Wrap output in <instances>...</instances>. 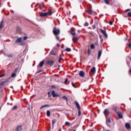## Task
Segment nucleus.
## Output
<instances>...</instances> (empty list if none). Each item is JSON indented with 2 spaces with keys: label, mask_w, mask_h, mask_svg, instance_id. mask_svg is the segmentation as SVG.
Segmentation results:
<instances>
[{
  "label": "nucleus",
  "mask_w": 131,
  "mask_h": 131,
  "mask_svg": "<svg viewBox=\"0 0 131 131\" xmlns=\"http://www.w3.org/2000/svg\"><path fill=\"white\" fill-rule=\"evenodd\" d=\"M52 95V96L53 97V98H56V97H59V94H58V93L55 92V91H52L51 92H49L48 93V94L49 95V96H50V95Z\"/></svg>",
  "instance_id": "1"
},
{
  "label": "nucleus",
  "mask_w": 131,
  "mask_h": 131,
  "mask_svg": "<svg viewBox=\"0 0 131 131\" xmlns=\"http://www.w3.org/2000/svg\"><path fill=\"white\" fill-rule=\"evenodd\" d=\"M53 32L54 35H58V34H60V30H59V29H57L56 27H54Z\"/></svg>",
  "instance_id": "2"
},
{
  "label": "nucleus",
  "mask_w": 131,
  "mask_h": 131,
  "mask_svg": "<svg viewBox=\"0 0 131 131\" xmlns=\"http://www.w3.org/2000/svg\"><path fill=\"white\" fill-rule=\"evenodd\" d=\"M21 40L22 38L21 37L18 38L16 40L15 42L16 43H19V42H20V45H21L22 46H23V45H25V42L23 41L21 42Z\"/></svg>",
  "instance_id": "3"
},
{
  "label": "nucleus",
  "mask_w": 131,
  "mask_h": 131,
  "mask_svg": "<svg viewBox=\"0 0 131 131\" xmlns=\"http://www.w3.org/2000/svg\"><path fill=\"white\" fill-rule=\"evenodd\" d=\"M72 40L73 42H77V41H78V37L74 36L72 37Z\"/></svg>",
  "instance_id": "4"
},
{
  "label": "nucleus",
  "mask_w": 131,
  "mask_h": 131,
  "mask_svg": "<svg viewBox=\"0 0 131 131\" xmlns=\"http://www.w3.org/2000/svg\"><path fill=\"white\" fill-rule=\"evenodd\" d=\"M79 75L80 76V77H84V75H85V73H84V72L83 71H81L79 72Z\"/></svg>",
  "instance_id": "5"
},
{
  "label": "nucleus",
  "mask_w": 131,
  "mask_h": 131,
  "mask_svg": "<svg viewBox=\"0 0 131 131\" xmlns=\"http://www.w3.org/2000/svg\"><path fill=\"white\" fill-rule=\"evenodd\" d=\"M46 13V16H52V15L53 14V12L52 11V10H51V9L48 10V11Z\"/></svg>",
  "instance_id": "6"
},
{
  "label": "nucleus",
  "mask_w": 131,
  "mask_h": 131,
  "mask_svg": "<svg viewBox=\"0 0 131 131\" xmlns=\"http://www.w3.org/2000/svg\"><path fill=\"white\" fill-rule=\"evenodd\" d=\"M99 30H100V31H101V32L102 33H103V34L104 35V36L105 37H107V36H108V35L107 34V33H106V31L102 30V29H100Z\"/></svg>",
  "instance_id": "7"
},
{
  "label": "nucleus",
  "mask_w": 131,
  "mask_h": 131,
  "mask_svg": "<svg viewBox=\"0 0 131 131\" xmlns=\"http://www.w3.org/2000/svg\"><path fill=\"white\" fill-rule=\"evenodd\" d=\"M102 55V51L99 50L98 52V55L97 56V60H99L100 58H101V56Z\"/></svg>",
  "instance_id": "8"
},
{
  "label": "nucleus",
  "mask_w": 131,
  "mask_h": 131,
  "mask_svg": "<svg viewBox=\"0 0 131 131\" xmlns=\"http://www.w3.org/2000/svg\"><path fill=\"white\" fill-rule=\"evenodd\" d=\"M116 114L119 118H122V114L121 113V112H117Z\"/></svg>",
  "instance_id": "9"
},
{
  "label": "nucleus",
  "mask_w": 131,
  "mask_h": 131,
  "mask_svg": "<svg viewBox=\"0 0 131 131\" xmlns=\"http://www.w3.org/2000/svg\"><path fill=\"white\" fill-rule=\"evenodd\" d=\"M45 64V61L42 60L39 63L38 67L41 68L42 66H43V64Z\"/></svg>",
  "instance_id": "10"
},
{
  "label": "nucleus",
  "mask_w": 131,
  "mask_h": 131,
  "mask_svg": "<svg viewBox=\"0 0 131 131\" xmlns=\"http://www.w3.org/2000/svg\"><path fill=\"white\" fill-rule=\"evenodd\" d=\"M74 104L78 108V110H79L80 109V106H79V104L78 103V102L77 101H75Z\"/></svg>",
  "instance_id": "11"
},
{
  "label": "nucleus",
  "mask_w": 131,
  "mask_h": 131,
  "mask_svg": "<svg viewBox=\"0 0 131 131\" xmlns=\"http://www.w3.org/2000/svg\"><path fill=\"white\" fill-rule=\"evenodd\" d=\"M47 64L49 65H51V66H52V65H54V61L53 60H49L47 61Z\"/></svg>",
  "instance_id": "12"
},
{
  "label": "nucleus",
  "mask_w": 131,
  "mask_h": 131,
  "mask_svg": "<svg viewBox=\"0 0 131 131\" xmlns=\"http://www.w3.org/2000/svg\"><path fill=\"white\" fill-rule=\"evenodd\" d=\"M125 126L127 129H129V128H130V124H129L128 123H126Z\"/></svg>",
  "instance_id": "13"
},
{
  "label": "nucleus",
  "mask_w": 131,
  "mask_h": 131,
  "mask_svg": "<svg viewBox=\"0 0 131 131\" xmlns=\"http://www.w3.org/2000/svg\"><path fill=\"white\" fill-rule=\"evenodd\" d=\"M90 72H91V73H96V68L93 67V68L91 69Z\"/></svg>",
  "instance_id": "14"
},
{
  "label": "nucleus",
  "mask_w": 131,
  "mask_h": 131,
  "mask_svg": "<svg viewBox=\"0 0 131 131\" xmlns=\"http://www.w3.org/2000/svg\"><path fill=\"white\" fill-rule=\"evenodd\" d=\"M40 17H46V16H47V14L46 12L43 13L42 12H40Z\"/></svg>",
  "instance_id": "15"
},
{
  "label": "nucleus",
  "mask_w": 131,
  "mask_h": 131,
  "mask_svg": "<svg viewBox=\"0 0 131 131\" xmlns=\"http://www.w3.org/2000/svg\"><path fill=\"white\" fill-rule=\"evenodd\" d=\"M46 107H50V105L49 104H46L42 105V106L40 107V109L41 110L42 109H43V108H46Z\"/></svg>",
  "instance_id": "16"
},
{
  "label": "nucleus",
  "mask_w": 131,
  "mask_h": 131,
  "mask_svg": "<svg viewBox=\"0 0 131 131\" xmlns=\"http://www.w3.org/2000/svg\"><path fill=\"white\" fill-rule=\"evenodd\" d=\"M16 129L17 131H21L22 130V127L21 126H17Z\"/></svg>",
  "instance_id": "17"
},
{
  "label": "nucleus",
  "mask_w": 131,
  "mask_h": 131,
  "mask_svg": "<svg viewBox=\"0 0 131 131\" xmlns=\"http://www.w3.org/2000/svg\"><path fill=\"white\" fill-rule=\"evenodd\" d=\"M108 113H109V111H108V110L107 109H105L103 112V114H104V115H107Z\"/></svg>",
  "instance_id": "18"
},
{
  "label": "nucleus",
  "mask_w": 131,
  "mask_h": 131,
  "mask_svg": "<svg viewBox=\"0 0 131 131\" xmlns=\"http://www.w3.org/2000/svg\"><path fill=\"white\" fill-rule=\"evenodd\" d=\"M47 115L48 117H50V116H51V112L50 111L48 110L47 111Z\"/></svg>",
  "instance_id": "19"
},
{
  "label": "nucleus",
  "mask_w": 131,
  "mask_h": 131,
  "mask_svg": "<svg viewBox=\"0 0 131 131\" xmlns=\"http://www.w3.org/2000/svg\"><path fill=\"white\" fill-rule=\"evenodd\" d=\"M56 122H57V120L56 119H53L52 120V125H54Z\"/></svg>",
  "instance_id": "20"
},
{
  "label": "nucleus",
  "mask_w": 131,
  "mask_h": 131,
  "mask_svg": "<svg viewBox=\"0 0 131 131\" xmlns=\"http://www.w3.org/2000/svg\"><path fill=\"white\" fill-rule=\"evenodd\" d=\"M62 99H63V100H66L67 102L68 101V98L66 96H62Z\"/></svg>",
  "instance_id": "21"
},
{
  "label": "nucleus",
  "mask_w": 131,
  "mask_h": 131,
  "mask_svg": "<svg viewBox=\"0 0 131 131\" xmlns=\"http://www.w3.org/2000/svg\"><path fill=\"white\" fill-rule=\"evenodd\" d=\"M88 14H90V15H92L93 14V11L91 10H89L87 11Z\"/></svg>",
  "instance_id": "22"
},
{
  "label": "nucleus",
  "mask_w": 131,
  "mask_h": 131,
  "mask_svg": "<svg viewBox=\"0 0 131 131\" xmlns=\"http://www.w3.org/2000/svg\"><path fill=\"white\" fill-rule=\"evenodd\" d=\"M104 3L106 4V5H110V3L109 2V1L108 0H104Z\"/></svg>",
  "instance_id": "23"
},
{
  "label": "nucleus",
  "mask_w": 131,
  "mask_h": 131,
  "mask_svg": "<svg viewBox=\"0 0 131 131\" xmlns=\"http://www.w3.org/2000/svg\"><path fill=\"white\" fill-rule=\"evenodd\" d=\"M90 48L92 50H94V49H95V45H94V44H92L90 46Z\"/></svg>",
  "instance_id": "24"
},
{
  "label": "nucleus",
  "mask_w": 131,
  "mask_h": 131,
  "mask_svg": "<svg viewBox=\"0 0 131 131\" xmlns=\"http://www.w3.org/2000/svg\"><path fill=\"white\" fill-rule=\"evenodd\" d=\"M64 51H66V52H71V49L66 48Z\"/></svg>",
  "instance_id": "25"
},
{
  "label": "nucleus",
  "mask_w": 131,
  "mask_h": 131,
  "mask_svg": "<svg viewBox=\"0 0 131 131\" xmlns=\"http://www.w3.org/2000/svg\"><path fill=\"white\" fill-rule=\"evenodd\" d=\"M65 124L67 126H70V123H69V122H66Z\"/></svg>",
  "instance_id": "26"
},
{
  "label": "nucleus",
  "mask_w": 131,
  "mask_h": 131,
  "mask_svg": "<svg viewBox=\"0 0 131 131\" xmlns=\"http://www.w3.org/2000/svg\"><path fill=\"white\" fill-rule=\"evenodd\" d=\"M62 60V57L61 56H59V58L58 60L59 63H61V61Z\"/></svg>",
  "instance_id": "27"
},
{
  "label": "nucleus",
  "mask_w": 131,
  "mask_h": 131,
  "mask_svg": "<svg viewBox=\"0 0 131 131\" xmlns=\"http://www.w3.org/2000/svg\"><path fill=\"white\" fill-rule=\"evenodd\" d=\"M3 21H1L0 24V29H2V28H3Z\"/></svg>",
  "instance_id": "28"
},
{
  "label": "nucleus",
  "mask_w": 131,
  "mask_h": 131,
  "mask_svg": "<svg viewBox=\"0 0 131 131\" xmlns=\"http://www.w3.org/2000/svg\"><path fill=\"white\" fill-rule=\"evenodd\" d=\"M4 85H5V83H4V82H2L0 83V86H4Z\"/></svg>",
  "instance_id": "29"
},
{
  "label": "nucleus",
  "mask_w": 131,
  "mask_h": 131,
  "mask_svg": "<svg viewBox=\"0 0 131 131\" xmlns=\"http://www.w3.org/2000/svg\"><path fill=\"white\" fill-rule=\"evenodd\" d=\"M11 77H16V73H13L11 75Z\"/></svg>",
  "instance_id": "30"
},
{
  "label": "nucleus",
  "mask_w": 131,
  "mask_h": 131,
  "mask_svg": "<svg viewBox=\"0 0 131 131\" xmlns=\"http://www.w3.org/2000/svg\"><path fill=\"white\" fill-rule=\"evenodd\" d=\"M68 81V79H67V78L66 79L65 81H64V84H67Z\"/></svg>",
  "instance_id": "31"
},
{
  "label": "nucleus",
  "mask_w": 131,
  "mask_h": 131,
  "mask_svg": "<svg viewBox=\"0 0 131 131\" xmlns=\"http://www.w3.org/2000/svg\"><path fill=\"white\" fill-rule=\"evenodd\" d=\"M88 25H89V24L88 23H86V22L84 24V26H85V27H86Z\"/></svg>",
  "instance_id": "32"
},
{
  "label": "nucleus",
  "mask_w": 131,
  "mask_h": 131,
  "mask_svg": "<svg viewBox=\"0 0 131 131\" xmlns=\"http://www.w3.org/2000/svg\"><path fill=\"white\" fill-rule=\"evenodd\" d=\"M71 34H72V35H75V32H73V31H72L71 32Z\"/></svg>",
  "instance_id": "33"
},
{
  "label": "nucleus",
  "mask_w": 131,
  "mask_h": 131,
  "mask_svg": "<svg viewBox=\"0 0 131 131\" xmlns=\"http://www.w3.org/2000/svg\"><path fill=\"white\" fill-rule=\"evenodd\" d=\"M72 86H73V88L76 89V86H75V85H74V83H73V82H72Z\"/></svg>",
  "instance_id": "34"
},
{
  "label": "nucleus",
  "mask_w": 131,
  "mask_h": 131,
  "mask_svg": "<svg viewBox=\"0 0 131 131\" xmlns=\"http://www.w3.org/2000/svg\"><path fill=\"white\" fill-rule=\"evenodd\" d=\"M107 122H109V123H110V122H111V119L108 118V119L107 120Z\"/></svg>",
  "instance_id": "35"
},
{
  "label": "nucleus",
  "mask_w": 131,
  "mask_h": 131,
  "mask_svg": "<svg viewBox=\"0 0 131 131\" xmlns=\"http://www.w3.org/2000/svg\"><path fill=\"white\" fill-rule=\"evenodd\" d=\"M128 16L129 17H131V11H130V12H129L128 13Z\"/></svg>",
  "instance_id": "36"
},
{
  "label": "nucleus",
  "mask_w": 131,
  "mask_h": 131,
  "mask_svg": "<svg viewBox=\"0 0 131 131\" xmlns=\"http://www.w3.org/2000/svg\"><path fill=\"white\" fill-rule=\"evenodd\" d=\"M51 89H56V86L52 85L51 86Z\"/></svg>",
  "instance_id": "37"
},
{
  "label": "nucleus",
  "mask_w": 131,
  "mask_h": 131,
  "mask_svg": "<svg viewBox=\"0 0 131 131\" xmlns=\"http://www.w3.org/2000/svg\"><path fill=\"white\" fill-rule=\"evenodd\" d=\"M15 109H17V106L15 105L13 107V108H12V110H15Z\"/></svg>",
  "instance_id": "38"
},
{
  "label": "nucleus",
  "mask_w": 131,
  "mask_h": 131,
  "mask_svg": "<svg viewBox=\"0 0 131 131\" xmlns=\"http://www.w3.org/2000/svg\"><path fill=\"white\" fill-rule=\"evenodd\" d=\"M80 114H81V112H80V109L79 110V111H78V116H80Z\"/></svg>",
  "instance_id": "39"
},
{
  "label": "nucleus",
  "mask_w": 131,
  "mask_h": 131,
  "mask_svg": "<svg viewBox=\"0 0 131 131\" xmlns=\"http://www.w3.org/2000/svg\"><path fill=\"white\" fill-rule=\"evenodd\" d=\"M95 46H98V41H96L94 43Z\"/></svg>",
  "instance_id": "40"
},
{
  "label": "nucleus",
  "mask_w": 131,
  "mask_h": 131,
  "mask_svg": "<svg viewBox=\"0 0 131 131\" xmlns=\"http://www.w3.org/2000/svg\"><path fill=\"white\" fill-rule=\"evenodd\" d=\"M5 75H6L5 74H2L0 75V78L1 77H4L5 76Z\"/></svg>",
  "instance_id": "41"
},
{
  "label": "nucleus",
  "mask_w": 131,
  "mask_h": 131,
  "mask_svg": "<svg viewBox=\"0 0 131 131\" xmlns=\"http://www.w3.org/2000/svg\"><path fill=\"white\" fill-rule=\"evenodd\" d=\"M92 27L93 29H95L96 28V26L93 25V26H92Z\"/></svg>",
  "instance_id": "42"
},
{
  "label": "nucleus",
  "mask_w": 131,
  "mask_h": 131,
  "mask_svg": "<svg viewBox=\"0 0 131 131\" xmlns=\"http://www.w3.org/2000/svg\"><path fill=\"white\" fill-rule=\"evenodd\" d=\"M24 40H26V39H27V36L24 37Z\"/></svg>",
  "instance_id": "43"
},
{
  "label": "nucleus",
  "mask_w": 131,
  "mask_h": 131,
  "mask_svg": "<svg viewBox=\"0 0 131 131\" xmlns=\"http://www.w3.org/2000/svg\"><path fill=\"white\" fill-rule=\"evenodd\" d=\"M56 39L57 40H59L60 39V38L59 37V36H56Z\"/></svg>",
  "instance_id": "44"
},
{
  "label": "nucleus",
  "mask_w": 131,
  "mask_h": 131,
  "mask_svg": "<svg viewBox=\"0 0 131 131\" xmlns=\"http://www.w3.org/2000/svg\"><path fill=\"white\" fill-rule=\"evenodd\" d=\"M110 25H113V23L112 21H110Z\"/></svg>",
  "instance_id": "45"
},
{
  "label": "nucleus",
  "mask_w": 131,
  "mask_h": 131,
  "mask_svg": "<svg viewBox=\"0 0 131 131\" xmlns=\"http://www.w3.org/2000/svg\"><path fill=\"white\" fill-rule=\"evenodd\" d=\"M129 11H130V9H127L126 10V12H129Z\"/></svg>",
  "instance_id": "46"
},
{
  "label": "nucleus",
  "mask_w": 131,
  "mask_h": 131,
  "mask_svg": "<svg viewBox=\"0 0 131 131\" xmlns=\"http://www.w3.org/2000/svg\"><path fill=\"white\" fill-rule=\"evenodd\" d=\"M88 52L89 55H90V52H91V51L90 50V49H88Z\"/></svg>",
  "instance_id": "47"
},
{
  "label": "nucleus",
  "mask_w": 131,
  "mask_h": 131,
  "mask_svg": "<svg viewBox=\"0 0 131 131\" xmlns=\"http://www.w3.org/2000/svg\"><path fill=\"white\" fill-rule=\"evenodd\" d=\"M128 47H129V48L131 47V43H129L128 45Z\"/></svg>",
  "instance_id": "48"
},
{
  "label": "nucleus",
  "mask_w": 131,
  "mask_h": 131,
  "mask_svg": "<svg viewBox=\"0 0 131 131\" xmlns=\"http://www.w3.org/2000/svg\"><path fill=\"white\" fill-rule=\"evenodd\" d=\"M57 46L58 47V48L60 47V44L57 43Z\"/></svg>",
  "instance_id": "49"
},
{
  "label": "nucleus",
  "mask_w": 131,
  "mask_h": 131,
  "mask_svg": "<svg viewBox=\"0 0 131 131\" xmlns=\"http://www.w3.org/2000/svg\"><path fill=\"white\" fill-rule=\"evenodd\" d=\"M103 39H101L100 42H101V43H102V42H103Z\"/></svg>",
  "instance_id": "50"
},
{
  "label": "nucleus",
  "mask_w": 131,
  "mask_h": 131,
  "mask_svg": "<svg viewBox=\"0 0 131 131\" xmlns=\"http://www.w3.org/2000/svg\"><path fill=\"white\" fill-rule=\"evenodd\" d=\"M115 111H116V113H117V110L116 108H114Z\"/></svg>",
  "instance_id": "51"
},
{
  "label": "nucleus",
  "mask_w": 131,
  "mask_h": 131,
  "mask_svg": "<svg viewBox=\"0 0 131 131\" xmlns=\"http://www.w3.org/2000/svg\"><path fill=\"white\" fill-rule=\"evenodd\" d=\"M11 12L12 13H14V11H13V10H11Z\"/></svg>",
  "instance_id": "52"
},
{
  "label": "nucleus",
  "mask_w": 131,
  "mask_h": 131,
  "mask_svg": "<svg viewBox=\"0 0 131 131\" xmlns=\"http://www.w3.org/2000/svg\"><path fill=\"white\" fill-rule=\"evenodd\" d=\"M2 53H3V54H4V51L3 50H2Z\"/></svg>",
  "instance_id": "53"
},
{
  "label": "nucleus",
  "mask_w": 131,
  "mask_h": 131,
  "mask_svg": "<svg viewBox=\"0 0 131 131\" xmlns=\"http://www.w3.org/2000/svg\"><path fill=\"white\" fill-rule=\"evenodd\" d=\"M100 38L102 39V37L101 36H99Z\"/></svg>",
  "instance_id": "54"
},
{
  "label": "nucleus",
  "mask_w": 131,
  "mask_h": 131,
  "mask_svg": "<svg viewBox=\"0 0 131 131\" xmlns=\"http://www.w3.org/2000/svg\"><path fill=\"white\" fill-rule=\"evenodd\" d=\"M8 57H12V55H8Z\"/></svg>",
  "instance_id": "55"
},
{
  "label": "nucleus",
  "mask_w": 131,
  "mask_h": 131,
  "mask_svg": "<svg viewBox=\"0 0 131 131\" xmlns=\"http://www.w3.org/2000/svg\"><path fill=\"white\" fill-rule=\"evenodd\" d=\"M39 72H40V71L38 72V73H39Z\"/></svg>",
  "instance_id": "56"
},
{
  "label": "nucleus",
  "mask_w": 131,
  "mask_h": 131,
  "mask_svg": "<svg viewBox=\"0 0 131 131\" xmlns=\"http://www.w3.org/2000/svg\"><path fill=\"white\" fill-rule=\"evenodd\" d=\"M39 7H40V5H39Z\"/></svg>",
  "instance_id": "57"
}]
</instances>
